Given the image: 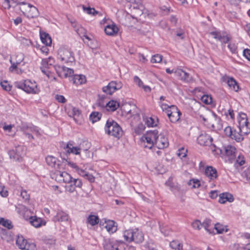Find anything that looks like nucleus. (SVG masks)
<instances>
[{
	"instance_id": "33",
	"label": "nucleus",
	"mask_w": 250,
	"mask_h": 250,
	"mask_svg": "<svg viewBox=\"0 0 250 250\" xmlns=\"http://www.w3.org/2000/svg\"><path fill=\"white\" fill-rule=\"evenodd\" d=\"M27 243V240L24 239L22 236H18L16 241L17 245L21 250L25 249Z\"/></svg>"
},
{
	"instance_id": "51",
	"label": "nucleus",
	"mask_w": 250,
	"mask_h": 250,
	"mask_svg": "<svg viewBox=\"0 0 250 250\" xmlns=\"http://www.w3.org/2000/svg\"><path fill=\"white\" fill-rule=\"evenodd\" d=\"M162 61V56L159 54L154 55L151 60V62L152 63H157L160 62Z\"/></svg>"
},
{
	"instance_id": "23",
	"label": "nucleus",
	"mask_w": 250,
	"mask_h": 250,
	"mask_svg": "<svg viewBox=\"0 0 250 250\" xmlns=\"http://www.w3.org/2000/svg\"><path fill=\"white\" fill-rule=\"evenodd\" d=\"M29 222L35 228H39L42 225H45V223L41 218L37 216H31L29 218Z\"/></svg>"
},
{
	"instance_id": "31",
	"label": "nucleus",
	"mask_w": 250,
	"mask_h": 250,
	"mask_svg": "<svg viewBox=\"0 0 250 250\" xmlns=\"http://www.w3.org/2000/svg\"><path fill=\"white\" fill-rule=\"evenodd\" d=\"M99 222V217L94 215H90L87 218L86 223L93 226L98 224Z\"/></svg>"
},
{
	"instance_id": "12",
	"label": "nucleus",
	"mask_w": 250,
	"mask_h": 250,
	"mask_svg": "<svg viewBox=\"0 0 250 250\" xmlns=\"http://www.w3.org/2000/svg\"><path fill=\"white\" fill-rule=\"evenodd\" d=\"M212 137L206 133H202L197 138V142L201 146H210L212 144Z\"/></svg>"
},
{
	"instance_id": "3",
	"label": "nucleus",
	"mask_w": 250,
	"mask_h": 250,
	"mask_svg": "<svg viewBox=\"0 0 250 250\" xmlns=\"http://www.w3.org/2000/svg\"><path fill=\"white\" fill-rule=\"evenodd\" d=\"M104 130L106 134L120 139L123 134V131L116 122L112 120H108L105 125Z\"/></svg>"
},
{
	"instance_id": "13",
	"label": "nucleus",
	"mask_w": 250,
	"mask_h": 250,
	"mask_svg": "<svg viewBox=\"0 0 250 250\" xmlns=\"http://www.w3.org/2000/svg\"><path fill=\"white\" fill-rule=\"evenodd\" d=\"M63 148L67 153H72L76 155L79 154L82 150L84 151L87 150V148L83 149L81 146L80 147H75L70 143H68Z\"/></svg>"
},
{
	"instance_id": "16",
	"label": "nucleus",
	"mask_w": 250,
	"mask_h": 250,
	"mask_svg": "<svg viewBox=\"0 0 250 250\" xmlns=\"http://www.w3.org/2000/svg\"><path fill=\"white\" fill-rule=\"evenodd\" d=\"M46 162L47 164L55 168L61 169L62 165L61 162L58 160L56 157L53 156H48L46 157Z\"/></svg>"
},
{
	"instance_id": "1",
	"label": "nucleus",
	"mask_w": 250,
	"mask_h": 250,
	"mask_svg": "<svg viewBox=\"0 0 250 250\" xmlns=\"http://www.w3.org/2000/svg\"><path fill=\"white\" fill-rule=\"evenodd\" d=\"M143 146L146 148L151 149L155 144L158 148L164 149L168 146L167 138L164 134H158L156 130H150L141 138Z\"/></svg>"
},
{
	"instance_id": "47",
	"label": "nucleus",
	"mask_w": 250,
	"mask_h": 250,
	"mask_svg": "<svg viewBox=\"0 0 250 250\" xmlns=\"http://www.w3.org/2000/svg\"><path fill=\"white\" fill-rule=\"evenodd\" d=\"M191 226L194 229L197 230H200L202 228V223L199 220L194 221Z\"/></svg>"
},
{
	"instance_id": "42",
	"label": "nucleus",
	"mask_w": 250,
	"mask_h": 250,
	"mask_svg": "<svg viewBox=\"0 0 250 250\" xmlns=\"http://www.w3.org/2000/svg\"><path fill=\"white\" fill-rule=\"evenodd\" d=\"M159 105L162 109V110L163 111H165V112L167 114L168 112L170 111L171 110V107L173 105H169L167 104H165L164 103H163L162 102H159Z\"/></svg>"
},
{
	"instance_id": "20",
	"label": "nucleus",
	"mask_w": 250,
	"mask_h": 250,
	"mask_svg": "<svg viewBox=\"0 0 250 250\" xmlns=\"http://www.w3.org/2000/svg\"><path fill=\"white\" fill-rule=\"evenodd\" d=\"M99 104L100 106H104L106 105V108L108 110L110 111H115L117 109V108L119 106V104L116 101L112 100L109 101L107 103L105 104H102L100 102H99Z\"/></svg>"
},
{
	"instance_id": "57",
	"label": "nucleus",
	"mask_w": 250,
	"mask_h": 250,
	"mask_svg": "<svg viewBox=\"0 0 250 250\" xmlns=\"http://www.w3.org/2000/svg\"><path fill=\"white\" fill-rule=\"evenodd\" d=\"M21 195L24 200L27 201L29 199L30 196L25 190H21Z\"/></svg>"
},
{
	"instance_id": "6",
	"label": "nucleus",
	"mask_w": 250,
	"mask_h": 250,
	"mask_svg": "<svg viewBox=\"0 0 250 250\" xmlns=\"http://www.w3.org/2000/svg\"><path fill=\"white\" fill-rule=\"evenodd\" d=\"M238 122L239 123V130L242 133L248 134L250 132V125L248 121L247 115L243 113H241L238 117Z\"/></svg>"
},
{
	"instance_id": "29",
	"label": "nucleus",
	"mask_w": 250,
	"mask_h": 250,
	"mask_svg": "<svg viewBox=\"0 0 250 250\" xmlns=\"http://www.w3.org/2000/svg\"><path fill=\"white\" fill-rule=\"evenodd\" d=\"M73 83L76 85L83 84L86 82L85 77L83 75H75L72 78Z\"/></svg>"
},
{
	"instance_id": "38",
	"label": "nucleus",
	"mask_w": 250,
	"mask_h": 250,
	"mask_svg": "<svg viewBox=\"0 0 250 250\" xmlns=\"http://www.w3.org/2000/svg\"><path fill=\"white\" fill-rule=\"evenodd\" d=\"M104 248L105 250H115V248L112 242L109 240H105L103 243Z\"/></svg>"
},
{
	"instance_id": "21",
	"label": "nucleus",
	"mask_w": 250,
	"mask_h": 250,
	"mask_svg": "<svg viewBox=\"0 0 250 250\" xmlns=\"http://www.w3.org/2000/svg\"><path fill=\"white\" fill-rule=\"evenodd\" d=\"M224 150L227 156L230 159H233L236 157V148L234 146L228 145L224 147Z\"/></svg>"
},
{
	"instance_id": "50",
	"label": "nucleus",
	"mask_w": 250,
	"mask_h": 250,
	"mask_svg": "<svg viewBox=\"0 0 250 250\" xmlns=\"http://www.w3.org/2000/svg\"><path fill=\"white\" fill-rule=\"evenodd\" d=\"M80 114V110L75 107H73L71 111L69 112V116H73L74 119H75L76 117H79Z\"/></svg>"
},
{
	"instance_id": "14",
	"label": "nucleus",
	"mask_w": 250,
	"mask_h": 250,
	"mask_svg": "<svg viewBox=\"0 0 250 250\" xmlns=\"http://www.w3.org/2000/svg\"><path fill=\"white\" fill-rule=\"evenodd\" d=\"M22 153V147L21 146H18L15 149H13L9 151V155L11 159L16 161H20L21 159Z\"/></svg>"
},
{
	"instance_id": "62",
	"label": "nucleus",
	"mask_w": 250,
	"mask_h": 250,
	"mask_svg": "<svg viewBox=\"0 0 250 250\" xmlns=\"http://www.w3.org/2000/svg\"><path fill=\"white\" fill-rule=\"evenodd\" d=\"M228 48L232 53H235L236 51L237 47L235 44L229 43L228 45Z\"/></svg>"
},
{
	"instance_id": "28",
	"label": "nucleus",
	"mask_w": 250,
	"mask_h": 250,
	"mask_svg": "<svg viewBox=\"0 0 250 250\" xmlns=\"http://www.w3.org/2000/svg\"><path fill=\"white\" fill-rule=\"evenodd\" d=\"M68 220V215L66 213L62 211H58L56 215H55L53 218V220L56 222H64Z\"/></svg>"
},
{
	"instance_id": "45",
	"label": "nucleus",
	"mask_w": 250,
	"mask_h": 250,
	"mask_svg": "<svg viewBox=\"0 0 250 250\" xmlns=\"http://www.w3.org/2000/svg\"><path fill=\"white\" fill-rule=\"evenodd\" d=\"M201 101L206 104H210L212 102V98L210 96L208 95H203L201 98Z\"/></svg>"
},
{
	"instance_id": "24",
	"label": "nucleus",
	"mask_w": 250,
	"mask_h": 250,
	"mask_svg": "<svg viewBox=\"0 0 250 250\" xmlns=\"http://www.w3.org/2000/svg\"><path fill=\"white\" fill-rule=\"evenodd\" d=\"M234 200L233 196L229 193H223L219 196V202L221 204H225L227 201L232 202Z\"/></svg>"
},
{
	"instance_id": "17",
	"label": "nucleus",
	"mask_w": 250,
	"mask_h": 250,
	"mask_svg": "<svg viewBox=\"0 0 250 250\" xmlns=\"http://www.w3.org/2000/svg\"><path fill=\"white\" fill-rule=\"evenodd\" d=\"M205 175L210 180H214L217 177V170L212 167H207L205 171Z\"/></svg>"
},
{
	"instance_id": "35",
	"label": "nucleus",
	"mask_w": 250,
	"mask_h": 250,
	"mask_svg": "<svg viewBox=\"0 0 250 250\" xmlns=\"http://www.w3.org/2000/svg\"><path fill=\"white\" fill-rule=\"evenodd\" d=\"M54 63V59L52 57L44 59L42 60V65L44 68H48L49 65H52Z\"/></svg>"
},
{
	"instance_id": "2",
	"label": "nucleus",
	"mask_w": 250,
	"mask_h": 250,
	"mask_svg": "<svg viewBox=\"0 0 250 250\" xmlns=\"http://www.w3.org/2000/svg\"><path fill=\"white\" fill-rule=\"evenodd\" d=\"M15 86L28 94H38L40 91L36 82L29 79L16 82Z\"/></svg>"
},
{
	"instance_id": "59",
	"label": "nucleus",
	"mask_w": 250,
	"mask_h": 250,
	"mask_svg": "<svg viewBox=\"0 0 250 250\" xmlns=\"http://www.w3.org/2000/svg\"><path fill=\"white\" fill-rule=\"evenodd\" d=\"M23 133L26 138H27L29 140H33L34 137L31 134V133L27 130L25 128H23Z\"/></svg>"
},
{
	"instance_id": "32",
	"label": "nucleus",
	"mask_w": 250,
	"mask_h": 250,
	"mask_svg": "<svg viewBox=\"0 0 250 250\" xmlns=\"http://www.w3.org/2000/svg\"><path fill=\"white\" fill-rule=\"evenodd\" d=\"M41 39L42 43L46 46H49L51 45L52 40L48 34L45 33L41 34Z\"/></svg>"
},
{
	"instance_id": "63",
	"label": "nucleus",
	"mask_w": 250,
	"mask_h": 250,
	"mask_svg": "<svg viewBox=\"0 0 250 250\" xmlns=\"http://www.w3.org/2000/svg\"><path fill=\"white\" fill-rule=\"evenodd\" d=\"M55 99L59 102L62 103H64L66 101L65 98L62 95H57L55 96Z\"/></svg>"
},
{
	"instance_id": "26",
	"label": "nucleus",
	"mask_w": 250,
	"mask_h": 250,
	"mask_svg": "<svg viewBox=\"0 0 250 250\" xmlns=\"http://www.w3.org/2000/svg\"><path fill=\"white\" fill-rule=\"evenodd\" d=\"M39 15L38 9L33 5H31L27 12H25V16L28 18H34Z\"/></svg>"
},
{
	"instance_id": "53",
	"label": "nucleus",
	"mask_w": 250,
	"mask_h": 250,
	"mask_svg": "<svg viewBox=\"0 0 250 250\" xmlns=\"http://www.w3.org/2000/svg\"><path fill=\"white\" fill-rule=\"evenodd\" d=\"M23 250H37L36 245L33 243H27Z\"/></svg>"
},
{
	"instance_id": "58",
	"label": "nucleus",
	"mask_w": 250,
	"mask_h": 250,
	"mask_svg": "<svg viewBox=\"0 0 250 250\" xmlns=\"http://www.w3.org/2000/svg\"><path fill=\"white\" fill-rule=\"evenodd\" d=\"M210 34L213 36V37L219 41L221 40V35L220 32L214 31L210 33Z\"/></svg>"
},
{
	"instance_id": "43",
	"label": "nucleus",
	"mask_w": 250,
	"mask_h": 250,
	"mask_svg": "<svg viewBox=\"0 0 250 250\" xmlns=\"http://www.w3.org/2000/svg\"><path fill=\"white\" fill-rule=\"evenodd\" d=\"M211 221L209 219L206 218L204 220L203 223H202V227H203L208 232L210 233L211 231H210L209 228L211 225Z\"/></svg>"
},
{
	"instance_id": "44",
	"label": "nucleus",
	"mask_w": 250,
	"mask_h": 250,
	"mask_svg": "<svg viewBox=\"0 0 250 250\" xmlns=\"http://www.w3.org/2000/svg\"><path fill=\"white\" fill-rule=\"evenodd\" d=\"M83 9L85 12L89 15H95L98 13V12L93 8H91L90 7H86L83 5Z\"/></svg>"
},
{
	"instance_id": "61",
	"label": "nucleus",
	"mask_w": 250,
	"mask_h": 250,
	"mask_svg": "<svg viewBox=\"0 0 250 250\" xmlns=\"http://www.w3.org/2000/svg\"><path fill=\"white\" fill-rule=\"evenodd\" d=\"M134 83H136L140 87H141L144 84L141 80L137 76H135L134 77Z\"/></svg>"
},
{
	"instance_id": "9",
	"label": "nucleus",
	"mask_w": 250,
	"mask_h": 250,
	"mask_svg": "<svg viewBox=\"0 0 250 250\" xmlns=\"http://www.w3.org/2000/svg\"><path fill=\"white\" fill-rule=\"evenodd\" d=\"M68 165L72 168H74L76 172H77L80 176L87 179L90 182L92 183L95 181V177L88 172L85 171V170L80 168L76 164L68 162Z\"/></svg>"
},
{
	"instance_id": "18",
	"label": "nucleus",
	"mask_w": 250,
	"mask_h": 250,
	"mask_svg": "<svg viewBox=\"0 0 250 250\" xmlns=\"http://www.w3.org/2000/svg\"><path fill=\"white\" fill-rule=\"evenodd\" d=\"M118 31V27L115 24L107 25L104 28L105 34L109 36H114L116 35Z\"/></svg>"
},
{
	"instance_id": "37",
	"label": "nucleus",
	"mask_w": 250,
	"mask_h": 250,
	"mask_svg": "<svg viewBox=\"0 0 250 250\" xmlns=\"http://www.w3.org/2000/svg\"><path fill=\"white\" fill-rule=\"evenodd\" d=\"M170 248L174 250H183V246L178 241H172L169 244Z\"/></svg>"
},
{
	"instance_id": "25",
	"label": "nucleus",
	"mask_w": 250,
	"mask_h": 250,
	"mask_svg": "<svg viewBox=\"0 0 250 250\" xmlns=\"http://www.w3.org/2000/svg\"><path fill=\"white\" fill-rule=\"evenodd\" d=\"M16 58H19L18 60H16L15 62L13 61L14 60V57L11 58L10 60L11 63V66L9 67V70L11 72L14 71V69H16L17 65L20 63L23 60V56L22 54H20L16 56Z\"/></svg>"
},
{
	"instance_id": "5",
	"label": "nucleus",
	"mask_w": 250,
	"mask_h": 250,
	"mask_svg": "<svg viewBox=\"0 0 250 250\" xmlns=\"http://www.w3.org/2000/svg\"><path fill=\"white\" fill-rule=\"evenodd\" d=\"M124 237L126 241H134L137 243L142 242L144 239V234L138 229L125 230Z\"/></svg>"
},
{
	"instance_id": "48",
	"label": "nucleus",
	"mask_w": 250,
	"mask_h": 250,
	"mask_svg": "<svg viewBox=\"0 0 250 250\" xmlns=\"http://www.w3.org/2000/svg\"><path fill=\"white\" fill-rule=\"evenodd\" d=\"M25 128L30 133H34L37 136L40 135L39 130L36 126H27Z\"/></svg>"
},
{
	"instance_id": "7",
	"label": "nucleus",
	"mask_w": 250,
	"mask_h": 250,
	"mask_svg": "<svg viewBox=\"0 0 250 250\" xmlns=\"http://www.w3.org/2000/svg\"><path fill=\"white\" fill-rule=\"evenodd\" d=\"M52 178L58 182H64L70 183L72 182V177L65 171L56 170L51 175Z\"/></svg>"
},
{
	"instance_id": "27",
	"label": "nucleus",
	"mask_w": 250,
	"mask_h": 250,
	"mask_svg": "<svg viewBox=\"0 0 250 250\" xmlns=\"http://www.w3.org/2000/svg\"><path fill=\"white\" fill-rule=\"evenodd\" d=\"M227 83L229 88L235 92H237L239 87L236 81L233 78H227Z\"/></svg>"
},
{
	"instance_id": "60",
	"label": "nucleus",
	"mask_w": 250,
	"mask_h": 250,
	"mask_svg": "<svg viewBox=\"0 0 250 250\" xmlns=\"http://www.w3.org/2000/svg\"><path fill=\"white\" fill-rule=\"evenodd\" d=\"M209 115H201L200 116V119H201L205 123L207 122L208 120H210V118L212 117L210 113H208Z\"/></svg>"
},
{
	"instance_id": "15",
	"label": "nucleus",
	"mask_w": 250,
	"mask_h": 250,
	"mask_svg": "<svg viewBox=\"0 0 250 250\" xmlns=\"http://www.w3.org/2000/svg\"><path fill=\"white\" fill-rule=\"evenodd\" d=\"M174 73L181 80L185 82L188 83L192 80L189 74L181 69L177 68L175 69Z\"/></svg>"
},
{
	"instance_id": "10",
	"label": "nucleus",
	"mask_w": 250,
	"mask_h": 250,
	"mask_svg": "<svg viewBox=\"0 0 250 250\" xmlns=\"http://www.w3.org/2000/svg\"><path fill=\"white\" fill-rule=\"evenodd\" d=\"M54 68L58 75L62 78L70 77L73 74V70L64 66L55 65Z\"/></svg>"
},
{
	"instance_id": "19",
	"label": "nucleus",
	"mask_w": 250,
	"mask_h": 250,
	"mask_svg": "<svg viewBox=\"0 0 250 250\" xmlns=\"http://www.w3.org/2000/svg\"><path fill=\"white\" fill-rule=\"evenodd\" d=\"M143 121L148 127H154L157 125L158 120L155 117L143 116Z\"/></svg>"
},
{
	"instance_id": "39",
	"label": "nucleus",
	"mask_w": 250,
	"mask_h": 250,
	"mask_svg": "<svg viewBox=\"0 0 250 250\" xmlns=\"http://www.w3.org/2000/svg\"><path fill=\"white\" fill-rule=\"evenodd\" d=\"M0 225L8 229H11L13 227L11 221L3 218H0Z\"/></svg>"
},
{
	"instance_id": "22",
	"label": "nucleus",
	"mask_w": 250,
	"mask_h": 250,
	"mask_svg": "<svg viewBox=\"0 0 250 250\" xmlns=\"http://www.w3.org/2000/svg\"><path fill=\"white\" fill-rule=\"evenodd\" d=\"M115 224L114 221L109 220L105 221L104 228L109 233H113L117 230V227Z\"/></svg>"
},
{
	"instance_id": "8",
	"label": "nucleus",
	"mask_w": 250,
	"mask_h": 250,
	"mask_svg": "<svg viewBox=\"0 0 250 250\" xmlns=\"http://www.w3.org/2000/svg\"><path fill=\"white\" fill-rule=\"evenodd\" d=\"M123 86L121 82L111 81L107 86L102 88L103 91L106 94L112 95L117 90L120 89Z\"/></svg>"
},
{
	"instance_id": "46",
	"label": "nucleus",
	"mask_w": 250,
	"mask_h": 250,
	"mask_svg": "<svg viewBox=\"0 0 250 250\" xmlns=\"http://www.w3.org/2000/svg\"><path fill=\"white\" fill-rule=\"evenodd\" d=\"M188 185L190 186L192 188H197L200 186V181L195 179L189 180Z\"/></svg>"
},
{
	"instance_id": "11",
	"label": "nucleus",
	"mask_w": 250,
	"mask_h": 250,
	"mask_svg": "<svg viewBox=\"0 0 250 250\" xmlns=\"http://www.w3.org/2000/svg\"><path fill=\"white\" fill-rule=\"evenodd\" d=\"M170 121L172 123H176L180 118L181 113L175 105H172L171 110L167 114Z\"/></svg>"
},
{
	"instance_id": "55",
	"label": "nucleus",
	"mask_w": 250,
	"mask_h": 250,
	"mask_svg": "<svg viewBox=\"0 0 250 250\" xmlns=\"http://www.w3.org/2000/svg\"><path fill=\"white\" fill-rule=\"evenodd\" d=\"M70 183H72L75 187L81 188L82 186V182L81 180L79 179H72V182H71Z\"/></svg>"
},
{
	"instance_id": "54",
	"label": "nucleus",
	"mask_w": 250,
	"mask_h": 250,
	"mask_svg": "<svg viewBox=\"0 0 250 250\" xmlns=\"http://www.w3.org/2000/svg\"><path fill=\"white\" fill-rule=\"evenodd\" d=\"M0 195L3 197H6L8 195V190L5 187L0 186Z\"/></svg>"
},
{
	"instance_id": "56",
	"label": "nucleus",
	"mask_w": 250,
	"mask_h": 250,
	"mask_svg": "<svg viewBox=\"0 0 250 250\" xmlns=\"http://www.w3.org/2000/svg\"><path fill=\"white\" fill-rule=\"evenodd\" d=\"M233 130L230 126L226 127L224 129V132L226 135L231 137Z\"/></svg>"
},
{
	"instance_id": "52",
	"label": "nucleus",
	"mask_w": 250,
	"mask_h": 250,
	"mask_svg": "<svg viewBox=\"0 0 250 250\" xmlns=\"http://www.w3.org/2000/svg\"><path fill=\"white\" fill-rule=\"evenodd\" d=\"M187 149L184 147H182L178 150L177 153L178 156L181 158L185 157L187 156Z\"/></svg>"
},
{
	"instance_id": "30",
	"label": "nucleus",
	"mask_w": 250,
	"mask_h": 250,
	"mask_svg": "<svg viewBox=\"0 0 250 250\" xmlns=\"http://www.w3.org/2000/svg\"><path fill=\"white\" fill-rule=\"evenodd\" d=\"M244 135L245 134L239 131V128L238 130L234 129L233 130L231 138L235 140L237 142H240L243 140Z\"/></svg>"
},
{
	"instance_id": "64",
	"label": "nucleus",
	"mask_w": 250,
	"mask_h": 250,
	"mask_svg": "<svg viewBox=\"0 0 250 250\" xmlns=\"http://www.w3.org/2000/svg\"><path fill=\"white\" fill-rule=\"evenodd\" d=\"M243 55L245 58L250 61V50L249 49H245L243 51Z\"/></svg>"
},
{
	"instance_id": "40",
	"label": "nucleus",
	"mask_w": 250,
	"mask_h": 250,
	"mask_svg": "<svg viewBox=\"0 0 250 250\" xmlns=\"http://www.w3.org/2000/svg\"><path fill=\"white\" fill-rule=\"evenodd\" d=\"M18 4L20 5V9L21 11L24 15H25V12H27V10L31 6L30 4L24 2H20Z\"/></svg>"
},
{
	"instance_id": "4",
	"label": "nucleus",
	"mask_w": 250,
	"mask_h": 250,
	"mask_svg": "<svg viewBox=\"0 0 250 250\" xmlns=\"http://www.w3.org/2000/svg\"><path fill=\"white\" fill-rule=\"evenodd\" d=\"M58 59L63 63H72L75 62V55L72 50L66 46L61 47L58 51Z\"/></svg>"
},
{
	"instance_id": "34",
	"label": "nucleus",
	"mask_w": 250,
	"mask_h": 250,
	"mask_svg": "<svg viewBox=\"0 0 250 250\" xmlns=\"http://www.w3.org/2000/svg\"><path fill=\"white\" fill-rule=\"evenodd\" d=\"M144 250H157L156 245L154 243L153 241L150 240L146 242L143 246Z\"/></svg>"
},
{
	"instance_id": "49",
	"label": "nucleus",
	"mask_w": 250,
	"mask_h": 250,
	"mask_svg": "<svg viewBox=\"0 0 250 250\" xmlns=\"http://www.w3.org/2000/svg\"><path fill=\"white\" fill-rule=\"evenodd\" d=\"M2 88L6 91H10L11 89V86L8 83L7 81H4L0 83Z\"/></svg>"
},
{
	"instance_id": "41",
	"label": "nucleus",
	"mask_w": 250,
	"mask_h": 250,
	"mask_svg": "<svg viewBox=\"0 0 250 250\" xmlns=\"http://www.w3.org/2000/svg\"><path fill=\"white\" fill-rule=\"evenodd\" d=\"M101 117V114L98 112H93L90 115V120L92 123L99 121Z\"/></svg>"
},
{
	"instance_id": "36",
	"label": "nucleus",
	"mask_w": 250,
	"mask_h": 250,
	"mask_svg": "<svg viewBox=\"0 0 250 250\" xmlns=\"http://www.w3.org/2000/svg\"><path fill=\"white\" fill-rule=\"evenodd\" d=\"M214 229L216 230L218 233H223L224 232L228 231V230L226 226H224L220 223L215 224Z\"/></svg>"
}]
</instances>
